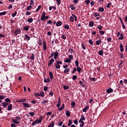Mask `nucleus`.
Masks as SVG:
<instances>
[{
	"instance_id": "nucleus-1",
	"label": "nucleus",
	"mask_w": 127,
	"mask_h": 127,
	"mask_svg": "<svg viewBox=\"0 0 127 127\" xmlns=\"http://www.w3.org/2000/svg\"><path fill=\"white\" fill-rule=\"evenodd\" d=\"M56 63L57 64H55L56 69H60L61 68L60 65H62V64H63V63H62V61H56Z\"/></svg>"
},
{
	"instance_id": "nucleus-2",
	"label": "nucleus",
	"mask_w": 127,
	"mask_h": 127,
	"mask_svg": "<svg viewBox=\"0 0 127 127\" xmlns=\"http://www.w3.org/2000/svg\"><path fill=\"white\" fill-rule=\"evenodd\" d=\"M21 32V30L20 29H16L14 32L15 36H17L18 34H20Z\"/></svg>"
},
{
	"instance_id": "nucleus-3",
	"label": "nucleus",
	"mask_w": 127,
	"mask_h": 127,
	"mask_svg": "<svg viewBox=\"0 0 127 127\" xmlns=\"http://www.w3.org/2000/svg\"><path fill=\"white\" fill-rule=\"evenodd\" d=\"M12 122L13 124H15V125H19V123H20L18 120L14 119H12Z\"/></svg>"
},
{
	"instance_id": "nucleus-4",
	"label": "nucleus",
	"mask_w": 127,
	"mask_h": 127,
	"mask_svg": "<svg viewBox=\"0 0 127 127\" xmlns=\"http://www.w3.org/2000/svg\"><path fill=\"white\" fill-rule=\"evenodd\" d=\"M53 62H54V59H52L50 61L48 62V65L49 67L51 66L52 64H53Z\"/></svg>"
},
{
	"instance_id": "nucleus-5",
	"label": "nucleus",
	"mask_w": 127,
	"mask_h": 127,
	"mask_svg": "<svg viewBox=\"0 0 127 127\" xmlns=\"http://www.w3.org/2000/svg\"><path fill=\"white\" fill-rule=\"evenodd\" d=\"M113 92H114V90H113V89H112V88H108L106 90V93H107V94H110L111 93H113Z\"/></svg>"
},
{
	"instance_id": "nucleus-6",
	"label": "nucleus",
	"mask_w": 127,
	"mask_h": 127,
	"mask_svg": "<svg viewBox=\"0 0 127 127\" xmlns=\"http://www.w3.org/2000/svg\"><path fill=\"white\" fill-rule=\"evenodd\" d=\"M45 12H43L42 14L41 17V20L42 21L44 20V19L45 18Z\"/></svg>"
},
{
	"instance_id": "nucleus-7",
	"label": "nucleus",
	"mask_w": 127,
	"mask_h": 127,
	"mask_svg": "<svg viewBox=\"0 0 127 127\" xmlns=\"http://www.w3.org/2000/svg\"><path fill=\"white\" fill-rule=\"evenodd\" d=\"M79 124H81L79 126L80 127H83L84 126L85 123L83 120H79Z\"/></svg>"
},
{
	"instance_id": "nucleus-8",
	"label": "nucleus",
	"mask_w": 127,
	"mask_h": 127,
	"mask_svg": "<svg viewBox=\"0 0 127 127\" xmlns=\"http://www.w3.org/2000/svg\"><path fill=\"white\" fill-rule=\"evenodd\" d=\"M22 105L23 107H25V108H30V105L26 103H23Z\"/></svg>"
},
{
	"instance_id": "nucleus-9",
	"label": "nucleus",
	"mask_w": 127,
	"mask_h": 127,
	"mask_svg": "<svg viewBox=\"0 0 127 127\" xmlns=\"http://www.w3.org/2000/svg\"><path fill=\"white\" fill-rule=\"evenodd\" d=\"M2 105L3 108H6V107H7V106H8V102H3L2 103Z\"/></svg>"
},
{
	"instance_id": "nucleus-10",
	"label": "nucleus",
	"mask_w": 127,
	"mask_h": 127,
	"mask_svg": "<svg viewBox=\"0 0 127 127\" xmlns=\"http://www.w3.org/2000/svg\"><path fill=\"white\" fill-rule=\"evenodd\" d=\"M43 49L45 51H46V49H47V47H46V42H45V41H43Z\"/></svg>"
},
{
	"instance_id": "nucleus-11",
	"label": "nucleus",
	"mask_w": 127,
	"mask_h": 127,
	"mask_svg": "<svg viewBox=\"0 0 127 127\" xmlns=\"http://www.w3.org/2000/svg\"><path fill=\"white\" fill-rule=\"evenodd\" d=\"M59 53H58V52H55L54 53V59H57L58 56H59Z\"/></svg>"
},
{
	"instance_id": "nucleus-12",
	"label": "nucleus",
	"mask_w": 127,
	"mask_h": 127,
	"mask_svg": "<svg viewBox=\"0 0 127 127\" xmlns=\"http://www.w3.org/2000/svg\"><path fill=\"white\" fill-rule=\"evenodd\" d=\"M65 109V104H63L61 107L59 108V111L61 112L63 110H64Z\"/></svg>"
},
{
	"instance_id": "nucleus-13",
	"label": "nucleus",
	"mask_w": 127,
	"mask_h": 127,
	"mask_svg": "<svg viewBox=\"0 0 127 127\" xmlns=\"http://www.w3.org/2000/svg\"><path fill=\"white\" fill-rule=\"evenodd\" d=\"M119 47L121 49L120 50L121 52H124V46L123 45V44H120Z\"/></svg>"
},
{
	"instance_id": "nucleus-14",
	"label": "nucleus",
	"mask_w": 127,
	"mask_h": 127,
	"mask_svg": "<svg viewBox=\"0 0 127 127\" xmlns=\"http://www.w3.org/2000/svg\"><path fill=\"white\" fill-rule=\"evenodd\" d=\"M69 72H70V68H65L64 71V74H68Z\"/></svg>"
},
{
	"instance_id": "nucleus-15",
	"label": "nucleus",
	"mask_w": 127,
	"mask_h": 127,
	"mask_svg": "<svg viewBox=\"0 0 127 127\" xmlns=\"http://www.w3.org/2000/svg\"><path fill=\"white\" fill-rule=\"evenodd\" d=\"M11 110H12V104H10L8 105L7 110L8 111H11Z\"/></svg>"
},
{
	"instance_id": "nucleus-16",
	"label": "nucleus",
	"mask_w": 127,
	"mask_h": 127,
	"mask_svg": "<svg viewBox=\"0 0 127 127\" xmlns=\"http://www.w3.org/2000/svg\"><path fill=\"white\" fill-rule=\"evenodd\" d=\"M43 119V117H42V116H41L39 118V119H38V123L37 124H40V123H41V122H42V120Z\"/></svg>"
},
{
	"instance_id": "nucleus-17",
	"label": "nucleus",
	"mask_w": 127,
	"mask_h": 127,
	"mask_svg": "<svg viewBox=\"0 0 127 127\" xmlns=\"http://www.w3.org/2000/svg\"><path fill=\"white\" fill-rule=\"evenodd\" d=\"M49 76L51 80H53L54 76H53V73H52V72H49Z\"/></svg>"
},
{
	"instance_id": "nucleus-18",
	"label": "nucleus",
	"mask_w": 127,
	"mask_h": 127,
	"mask_svg": "<svg viewBox=\"0 0 127 127\" xmlns=\"http://www.w3.org/2000/svg\"><path fill=\"white\" fill-rule=\"evenodd\" d=\"M26 101V99L25 98H24L23 99H19L18 101V103H24V102H25Z\"/></svg>"
},
{
	"instance_id": "nucleus-19",
	"label": "nucleus",
	"mask_w": 127,
	"mask_h": 127,
	"mask_svg": "<svg viewBox=\"0 0 127 127\" xmlns=\"http://www.w3.org/2000/svg\"><path fill=\"white\" fill-rule=\"evenodd\" d=\"M65 114L66 117H70L71 116V114H70V111L68 110H66L65 111Z\"/></svg>"
},
{
	"instance_id": "nucleus-20",
	"label": "nucleus",
	"mask_w": 127,
	"mask_h": 127,
	"mask_svg": "<svg viewBox=\"0 0 127 127\" xmlns=\"http://www.w3.org/2000/svg\"><path fill=\"white\" fill-rule=\"evenodd\" d=\"M87 110H89V106H86L83 109V112L86 113L87 112Z\"/></svg>"
},
{
	"instance_id": "nucleus-21",
	"label": "nucleus",
	"mask_w": 127,
	"mask_h": 127,
	"mask_svg": "<svg viewBox=\"0 0 127 127\" xmlns=\"http://www.w3.org/2000/svg\"><path fill=\"white\" fill-rule=\"evenodd\" d=\"M94 22L93 21H90L89 23V26H90V27H93V26H94Z\"/></svg>"
},
{
	"instance_id": "nucleus-22",
	"label": "nucleus",
	"mask_w": 127,
	"mask_h": 127,
	"mask_svg": "<svg viewBox=\"0 0 127 127\" xmlns=\"http://www.w3.org/2000/svg\"><path fill=\"white\" fill-rule=\"evenodd\" d=\"M105 9H104V7H100L98 9V11H100V12H103Z\"/></svg>"
},
{
	"instance_id": "nucleus-23",
	"label": "nucleus",
	"mask_w": 127,
	"mask_h": 127,
	"mask_svg": "<svg viewBox=\"0 0 127 127\" xmlns=\"http://www.w3.org/2000/svg\"><path fill=\"white\" fill-rule=\"evenodd\" d=\"M101 43L102 41H101V40H98V41H96V45H100V44H101Z\"/></svg>"
},
{
	"instance_id": "nucleus-24",
	"label": "nucleus",
	"mask_w": 127,
	"mask_h": 127,
	"mask_svg": "<svg viewBox=\"0 0 127 127\" xmlns=\"http://www.w3.org/2000/svg\"><path fill=\"white\" fill-rule=\"evenodd\" d=\"M50 82V78H47V79H44L45 83H49Z\"/></svg>"
},
{
	"instance_id": "nucleus-25",
	"label": "nucleus",
	"mask_w": 127,
	"mask_h": 127,
	"mask_svg": "<svg viewBox=\"0 0 127 127\" xmlns=\"http://www.w3.org/2000/svg\"><path fill=\"white\" fill-rule=\"evenodd\" d=\"M56 25L57 26H61V25H62V22H57L56 23Z\"/></svg>"
},
{
	"instance_id": "nucleus-26",
	"label": "nucleus",
	"mask_w": 127,
	"mask_h": 127,
	"mask_svg": "<svg viewBox=\"0 0 127 127\" xmlns=\"http://www.w3.org/2000/svg\"><path fill=\"white\" fill-rule=\"evenodd\" d=\"M33 21V18H30L28 19V22H29V23H32Z\"/></svg>"
},
{
	"instance_id": "nucleus-27",
	"label": "nucleus",
	"mask_w": 127,
	"mask_h": 127,
	"mask_svg": "<svg viewBox=\"0 0 127 127\" xmlns=\"http://www.w3.org/2000/svg\"><path fill=\"white\" fill-rule=\"evenodd\" d=\"M77 71L78 72V73H80V72L82 71V68L79 66H77Z\"/></svg>"
},
{
	"instance_id": "nucleus-28",
	"label": "nucleus",
	"mask_w": 127,
	"mask_h": 127,
	"mask_svg": "<svg viewBox=\"0 0 127 127\" xmlns=\"http://www.w3.org/2000/svg\"><path fill=\"white\" fill-rule=\"evenodd\" d=\"M119 40H123L124 39V35H123V34H121L120 37L118 38Z\"/></svg>"
},
{
	"instance_id": "nucleus-29",
	"label": "nucleus",
	"mask_w": 127,
	"mask_h": 127,
	"mask_svg": "<svg viewBox=\"0 0 127 127\" xmlns=\"http://www.w3.org/2000/svg\"><path fill=\"white\" fill-rule=\"evenodd\" d=\"M70 105L72 108H74L75 106H76V103H75V102L73 101L71 103Z\"/></svg>"
},
{
	"instance_id": "nucleus-30",
	"label": "nucleus",
	"mask_w": 127,
	"mask_h": 127,
	"mask_svg": "<svg viewBox=\"0 0 127 127\" xmlns=\"http://www.w3.org/2000/svg\"><path fill=\"white\" fill-rule=\"evenodd\" d=\"M64 62L65 63H70L71 60L67 58L65 61Z\"/></svg>"
},
{
	"instance_id": "nucleus-31",
	"label": "nucleus",
	"mask_w": 127,
	"mask_h": 127,
	"mask_svg": "<svg viewBox=\"0 0 127 127\" xmlns=\"http://www.w3.org/2000/svg\"><path fill=\"white\" fill-rule=\"evenodd\" d=\"M23 29L25 31H28V30L29 29V26L24 27Z\"/></svg>"
},
{
	"instance_id": "nucleus-32",
	"label": "nucleus",
	"mask_w": 127,
	"mask_h": 127,
	"mask_svg": "<svg viewBox=\"0 0 127 127\" xmlns=\"http://www.w3.org/2000/svg\"><path fill=\"white\" fill-rule=\"evenodd\" d=\"M69 20L71 22H74V17L72 16H70L69 17Z\"/></svg>"
},
{
	"instance_id": "nucleus-33",
	"label": "nucleus",
	"mask_w": 127,
	"mask_h": 127,
	"mask_svg": "<svg viewBox=\"0 0 127 127\" xmlns=\"http://www.w3.org/2000/svg\"><path fill=\"white\" fill-rule=\"evenodd\" d=\"M25 37L26 40H30V38L29 36H28V35L26 34V35H25Z\"/></svg>"
},
{
	"instance_id": "nucleus-34",
	"label": "nucleus",
	"mask_w": 127,
	"mask_h": 127,
	"mask_svg": "<svg viewBox=\"0 0 127 127\" xmlns=\"http://www.w3.org/2000/svg\"><path fill=\"white\" fill-rule=\"evenodd\" d=\"M98 54L99 55H100L101 56H102V55L104 54V52L103 51V50H100L99 51Z\"/></svg>"
},
{
	"instance_id": "nucleus-35",
	"label": "nucleus",
	"mask_w": 127,
	"mask_h": 127,
	"mask_svg": "<svg viewBox=\"0 0 127 127\" xmlns=\"http://www.w3.org/2000/svg\"><path fill=\"white\" fill-rule=\"evenodd\" d=\"M37 123H38V119H36V121H35L32 124V126H35V125H36V124H37Z\"/></svg>"
},
{
	"instance_id": "nucleus-36",
	"label": "nucleus",
	"mask_w": 127,
	"mask_h": 127,
	"mask_svg": "<svg viewBox=\"0 0 127 127\" xmlns=\"http://www.w3.org/2000/svg\"><path fill=\"white\" fill-rule=\"evenodd\" d=\"M34 58H35V56L33 54V53H32V55L30 56V59L31 60H34Z\"/></svg>"
},
{
	"instance_id": "nucleus-37",
	"label": "nucleus",
	"mask_w": 127,
	"mask_h": 127,
	"mask_svg": "<svg viewBox=\"0 0 127 127\" xmlns=\"http://www.w3.org/2000/svg\"><path fill=\"white\" fill-rule=\"evenodd\" d=\"M48 127H54V122H53L52 123H51L49 125Z\"/></svg>"
},
{
	"instance_id": "nucleus-38",
	"label": "nucleus",
	"mask_w": 127,
	"mask_h": 127,
	"mask_svg": "<svg viewBox=\"0 0 127 127\" xmlns=\"http://www.w3.org/2000/svg\"><path fill=\"white\" fill-rule=\"evenodd\" d=\"M6 14V12L5 11L0 12V16L1 15H5Z\"/></svg>"
},
{
	"instance_id": "nucleus-39",
	"label": "nucleus",
	"mask_w": 127,
	"mask_h": 127,
	"mask_svg": "<svg viewBox=\"0 0 127 127\" xmlns=\"http://www.w3.org/2000/svg\"><path fill=\"white\" fill-rule=\"evenodd\" d=\"M69 88H70V87L69 86H66V85L64 86V90H68V89H69Z\"/></svg>"
},
{
	"instance_id": "nucleus-40",
	"label": "nucleus",
	"mask_w": 127,
	"mask_h": 127,
	"mask_svg": "<svg viewBox=\"0 0 127 127\" xmlns=\"http://www.w3.org/2000/svg\"><path fill=\"white\" fill-rule=\"evenodd\" d=\"M81 47H82V49H83V50H86V47L84 45V43L81 44Z\"/></svg>"
},
{
	"instance_id": "nucleus-41",
	"label": "nucleus",
	"mask_w": 127,
	"mask_h": 127,
	"mask_svg": "<svg viewBox=\"0 0 127 127\" xmlns=\"http://www.w3.org/2000/svg\"><path fill=\"white\" fill-rule=\"evenodd\" d=\"M79 121H85V117H84V115L81 116V119L79 120Z\"/></svg>"
},
{
	"instance_id": "nucleus-42",
	"label": "nucleus",
	"mask_w": 127,
	"mask_h": 127,
	"mask_svg": "<svg viewBox=\"0 0 127 127\" xmlns=\"http://www.w3.org/2000/svg\"><path fill=\"white\" fill-rule=\"evenodd\" d=\"M73 124V122H72V121L69 120L68 124H67L68 127H70L71 125Z\"/></svg>"
},
{
	"instance_id": "nucleus-43",
	"label": "nucleus",
	"mask_w": 127,
	"mask_h": 127,
	"mask_svg": "<svg viewBox=\"0 0 127 127\" xmlns=\"http://www.w3.org/2000/svg\"><path fill=\"white\" fill-rule=\"evenodd\" d=\"M68 52H69V53H70L71 54H72V53H73V52H74V50H72V49L71 48H69L68 49Z\"/></svg>"
},
{
	"instance_id": "nucleus-44",
	"label": "nucleus",
	"mask_w": 127,
	"mask_h": 127,
	"mask_svg": "<svg viewBox=\"0 0 127 127\" xmlns=\"http://www.w3.org/2000/svg\"><path fill=\"white\" fill-rule=\"evenodd\" d=\"M29 4H30V5H32L34 4V1L33 0H31L30 1Z\"/></svg>"
},
{
	"instance_id": "nucleus-45",
	"label": "nucleus",
	"mask_w": 127,
	"mask_h": 127,
	"mask_svg": "<svg viewBox=\"0 0 127 127\" xmlns=\"http://www.w3.org/2000/svg\"><path fill=\"white\" fill-rule=\"evenodd\" d=\"M75 63L76 67H79V62L77 60L75 61Z\"/></svg>"
},
{
	"instance_id": "nucleus-46",
	"label": "nucleus",
	"mask_w": 127,
	"mask_h": 127,
	"mask_svg": "<svg viewBox=\"0 0 127 127\" xmlns=\"http://www.w3.org/2000/svg\"><path fill=\"white\" fill-rule=\"evenodd\" d=\"M41 5H40L38 6V8L36 9L35 11H38V10H40V9L41 8Z\"/></svg>"
},
{
	"instance_id": "nucleus-47",
	"label": "nucleus",
	"mask_w": 127,
	"mask_h": 127,
	"mask_svg": "<svg viewBox=\"0 0 127 127\" xmlns=\"http://www.w3.org/2000/svg\"><path fill=\"white\" fill-rule=\"evenodd\" d=\"M16 14H17V12L15 11L14 13H12L11 16H12V17H14L15 15H16Z\"/></svg>"
},
{
	"instance_id": "nucleus-48",
	"label": "nucleus",
	"mask_w": 127,
	"mask_h": 127,
	"mask_svg": "<svg viewBox=\"0 0 127 127\" xmlns=\"http://www.w3.org/2000/svg\"><path fill=\"white\" fill-rule=\"evenodd\" d=\"M97 28H98V29H99V30H102V28H103V26L99 25L97 26Z\"/></svg>"
},
{
	"instance_id": "nucleus-49",
	"label": "nucleus",
	"mask_w": 127,
	"mask_h": 127,
	"mask_svg": "<svg viewBox=\"0 0 127 127\" xmlns=\"http://www.w3.org/2000/svg\"><path fill=\"white\" fill-rule=\"evenodd\" d=\"M88 42L89 44H90V45H93V44H94V43L93 42V41L91 39L89 40Z\"/></svg>"
},
{
	"instance_id": "nucleus-50",
	"label": "nucleus",
	"mask_w": 127,
	"mask_h": 127,
	"mask_svg": "<svg viewBox=\"0 0 127 127\" xmlns=\"http://www.w3.org/2000/svg\"><path fill=\"white\" fill-rule=\"evenodd\" d=\"M71 15L74 18L75 21H77V16H76L74 14H72Z\"/></svg>"
},
{
	"instance_id": "nucleus-51",
	"label": "nucleus",
	"mask_w": 127,
	"mask_h": 127,
	"mask_svg": "<svg viewBox=\"0 0 127 127\" xmlns=\"http://www.w3.org/2000/svg\"><path fill=\"white\" fill-rule=\"evenodd\" d=\"M99 33L100 35H104L105 34V32H104V31H100Z\"/></svg>"
},
{
	"instance_id": "nucleus-52",
	"label": "nucleus",
	"mask_w": 127,
	"mask_h": 127,
	"mask_svg": "<svg viewBox=\"0 0 127 127\" xmlns=\"http://www.w3.org/2000/svg\"><path fill=\"white\" fill-rule=\"evenodd\" d=\"M64 28H65V29H69V25L66 24L64 26Z\"/></svg>"
},
{
	"instance_id": "nucleus-53",
	"label": "nucleus",
	"mask_w": 127,
	"mask_h": 127,
	"mask_svg": "<svg viewBox=\"0 0 127 127\" xmlns=\"http://www.w3.org/2000/svg\"><path fill=\"white\" fill-rule=\"evenodd\" d=\"M5 96H3V95H0V100H3L4 99H5Z\"/></svg>"
},
{
	"instance_id": "nucleus-54",
	"label": "nucleus",
	"mask_w": 127,
	"mask_h": 127,
	"mask_svg": "<svg viewBox=\"0 0 127 127\" xmlns=\"http://www.w3.org/2000/svg\"><path fill=\"white\" fill-rule=\"evenodd\" d=\"M111 5H112V2L108 3L107 6V8H110V6H111Z\"/></svg>"
},
{
	"instance_id": "nucleus-55",
	"label": "nucleus",
	"mask_w": 127,
	"mask_h": 127,
	"mask_svg": "<svg viewBox=\"0 0 127 127\" xmlns=\"http://www.w3.org/2000/svg\"><path fill=\"white\" fill-rule=\"evenodd\" d=\"M31 8H32V6L31 5H29L27 7V10H30V9H31Z\"/></svg>"
},
{
	"instance_id": "nucleus-56",
	"label": "nucleus",
	"mask_w": 127,
	"mask_h": 127,
	"mask_svg": "<svg viewBox=\"0 0 127 127\" xmlns=\"http://www.w3.org/2000/svg\"><path fill=\"white\" fill-rule=\"evenodd\" d=\"M94 16V17H96L97 16H100V14L99 13H95Z\"/></svg>"
},
{
	"instance_id": "nucleus-57",
	"label": "nucleus",
	"mask_w": 127,
	"mask_h": 127,
	"mask_svg": "<svg viewBox=\"0 0 127 127\" xmlns=\"http://www.w3.org/2000/svg\"><path fill=\"white\" fill-rule=\"evenodd\" d=\"M5 102H6L7 103H9V102H10V99H9V98H6L5 99Z\"/></svg>"
},
{
	"instance_id": "nucleus-58",
	"label": "nucleus",
	"mask_w": 127,
	"mask_h": 127,
	"mask_svg": "<svg viewBox=\"0 0 127 127\" xmlns=\"http://www.w3.org/2000/svg\"><path fill=\"white\" fill-rule=\"evenodd\" d=\"M61 38L62 39L65 40V39H66V36H65V35H62Z\"/></svg>"
},
{
	"instance_id": "nucleus-59",
	"label": "nucleus",
	"mask_w": 127,
	"mask_h": 127,
	"mask_svg": "<svg viewBox=\"0 0 127 127\" xmlns=\"http://www.w3.org/2000/svg\"><path fill=\"white\" fill-rule=\"evenodd\" d=\"M89 80H90V81H94L95 82V80H96V78H95V77H93V78L91 77V78H90Z\"/></svg>"
},
{
	"instance_id": "nucleus-60",
	"label": "nucleus",
	"mask_w": 127,
	"mask_h": 127,
	"mask_svg": "<svg viewBox=\"0 0 127 127\" xmlns=\"http://www.w3.org/2000/svg\"><path fill=\"white\" fill-rule=\"evenodd\" d=\"M40 96L41 97H44V92H41L40 94Z\"/></svg>"
},
{
	"instance_id": "nucleus-61",
	"label": "nucleus",
	"mask_w": 127,
	"mask_h": 127,
	"mask_svg": "<svg viewBox=\"0 0 127 127\" xmlns=\"http://www.w3.org/2000/svg\"><path fill=\"white\" fill-rule=\"evenodd\" d=\"M85 3L86 4H89V3H90V0H85Z\"/></svg>"
},
{
	"instance_id": "nucleus-62",
	"label": "nucleus",
	"mask_w": 127,
	"mask_h": 127,
	"mask_svg": "<svg viewBox=\"0 0 127 127\" xmlns=\"http://www.w3.org/2000/svg\"><path fill=\"white\" fill-rule=\"evenodd\" d=\"M68 59H70V60H71L72 58H73V55H69L68 56Z\"/></svg>"
},
{
	"instance_id": "nucleus-63",
	"label": "nucleus",
	"mask_w": 127,
	"mask_h": 127,
	"mask_svg": "<svg viewBox=\"0 0 127 127\" xmlns=\"http://www.w3.org/2000/svg\"><path fill=\"white\" fill-rule=\"evenodd\" d=\"M76 79H77V75H73V76H72V79L73 80H76Z\"/></svg>"
},
{
	"instance_id": "nucleus-64",
	"label": "nucleus",
	"mask_w": 127,
	"mask_h": 127,
	"mask_svg": "<svg viewBox=\"0 0 127 127\" xmlns=\"http://www.w3.org/2000/svg\"><path fill=\"white\" fill-rule=\"evenodd\" d=\"M47 90H48V87L47 86H44V90L46 92V91H47Z\"/></svg>"
}]
</instances>
